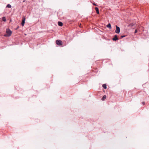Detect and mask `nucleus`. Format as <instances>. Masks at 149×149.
<instances>
[{
  "mask_svg": "<svg viewBox=\"0 0 149 149\" xmlns=\"http://www.w3.org/2000/svg\"><path fill=\"white\" fill-rule=\"evenodd\" d=\"M6 34L4 35L5 37H9L12 34V31L9 29H7L6 30Z\"/></svg>",
  "mask_w": 149,
  "mask_h": 149,
  "instance_id": "1",
  "label": "nucleus"
},
{
  "mask_svg": "<svg viewBox=\"0 0 149 149\" xmlns=\"http://www.w3.org/2000/svg\"><path fill=\"white\" fill-rule=\"evenodd\" d=\"M56 42V44L59 46L62 45L63 44V42L62 41L59 40H57Z\"/></svg>",
  "mask_w": 149,
  "mask_h": 149,
  "instance_id": "2",
  "label": "nucleus"
},
{
  "mask_svg": "<svg viewBox=\"0 0 149 149\" xmlns=\"http://www.w3.org/2000/svg\"><path fill=\"white\" fill-rule=\"evenodd\" d=\"M116 30L115 31L116 33H119L120 31V29L119 27H118L117 25H116Z\"/></svg>",
  "mask_w": 149,
  "mask_h": 149,
  "instance_id": "3",
  "label": "nucleus"
},
{
  "mask_svg": "<svg viewBox=\"0 0 149 149\" xmlns=\"http://www.w3.org/2000/svg\"><path fill=\"white\" fill-rule=\"evenodd\" d=\"M25 17H23L22 18V22L21 23V24L23 26H24V23L25 22Z\"/></svg>",
  "mask_w": 149,
  "mask_h": 149,
  "instance_id": "4",
  "label": "nucleus"
},
{
  "mask_svg": "<svg viewBox=\"0 0 149 149\" xmlns=\"http://www.w3.org/2000/svg\"><path fill=\"white\" fill-rule=\"evenodd\" d=\"M118 40V38L117 37V35H115L114 36V37L112 38V40L113 41H116Z\"/></svg>",
  "mask_w": 149,
  "mask_h": 149,
  "instance_id": "5",
  "label": "nucleus"
},
{
  "mask_svg": "<svg viewBox=\"0 0 149 149\" xmlns=\"http://www.w3.org/2000/svg\"><path fill=\"white\" fill-rule=\"evenodd\" d=\"M95 10L96 11V13L97 14H99V10L98 8L97 7H96L95 8Z\"/></svg>",
  "mask_w": 149,
  "mask_h": 149,
  "instance_id": "6",
  "label": "nucleus"
},
{
  "mask_svg": "<svg viewBox=\"0 0 149 149\" xmlns=\"http://www.w3.org/2000/svg\"><path fill=\"white\" fill-rule=\"evenodd\" d=\"M58 25L59 26H62L63 25V23L61 22H58Z\"/></svg>",
  "mask_w": 149,
  "mask_h": 149,
  "instance_id": "7",
  "label": "nucleus"
},
{
  "mask_svg": "<svg viewBox=\"0 0 149 149\" xmlns=\"http://www.w3.org/2000/svg\"><path fill=\"white\" fill-rule=\"evenodd\" d=\"M106 26L107 27L109 28L110 29H111V24L110 23H109L107 24Z\"/></svg>",
  "mask_w": 149,
  "mask_h": 149,
  "instance_id": "8",
  "label": "nucleus"
},
{
  "mask_svg": "<svg viewBox=\"0 0 149 149\" xmlns=\"http://www.w3.org/2000/svg\"><path fill=\"white\" fill-rule=\"evenodd\" d=\"M102 86L103 88L105 89H106L107 88V85L106 84H104L102 85Z\"/></svg>",
  "mask_w": 149,
  "mask_h": 149,
  "instance_id": "9",
  "label": "nucleus"
},
{
  "mask_svg": "<svg viewBox=\"0 0 149 149\" xmlns=\"http://www.w3.org/2000/svg\"><path fill=\"white\" fill-rule=\"evenodd\" d=\"M106 98V95H104L102 98L101 100L102 101H104Z\"/></svg>",
  "mask_w": 149,
  "mask_h": 149,
  "instance_id": "10",
  "label": "nucleus"
},
{
  "mask_svg": "<svg viewBox=\"0 0 149 149\" xmlns=\"http://www.w3.org/2000/svg\"><path fill=\"white\" fill-rule=\"evenodd\" d=\"M2 20L4 22H6V19L5 17H3L2 18Z\"/></svg>",
  "mask_w": 149,
  "mask_h": 149,
  "instance_id": "11",
  "label": "nucleus"
},
{
  "mask_svg": "<svg viewBox=\"0 0 149 149\" xmlns=\"http://www.w3.org/2000/svg\"><path fill=\"white\" fill-rule=\"evenodd\" d=\"M6 7H8L9 8H10L11 7V6L10 4H8L7 5Z\"/></svg>",
  "mask_w": 149,
  "mask_h": 149,
  "instance_id": "12",
  "label": "nucleus"
},
{
  "mask_svg": "<svg viewBox=\"0 0 149 149\" xmlns=\"http://www.w3.org/2000/svg\"><path fill=\"white\" fill-rule=\"evenodd\" d=\"M126 36L125 35H122L120 36V39H121L124 37H125Z\"/></svg>",
  "mask_w": 149,
  "mask_h": 149,
  "instance_id": "13",
  "label": "nucleus"
},
{
  "mask_svg": "<svg viewBox=\"0 0 149 149\" xmlns=\"http://www.w3.org/2000/svg\"><path fill=\"white\" fill-rule=\"evenodd\" d=\"M93 5H94V6H97V5L96 3H93Z\"/></svg>",
  "mask_w": 149,
  "mask_h": 149,
  "instance_id": "14",
  "label": "nucleus"
},
{
  "mask_svg": "<svg viewBox=\"0 0 149 149\" xmlns=\"http://www.w3.org/2000/svg\"><path fill=\"white\" fill-rule=\"evenodd\" d=\"M137 32V30L136 29L134 31V33H136Z\"/></svg>",
  "mask_w": 149,
  "mask_h": 149,
  "instance_id": "15",
  "label": "nucleus"
},
{
  "mask_svg": "<svg viewBox=\"0 0 149 149\" xmlns=\"http://www.w3.org/2000/svg\"><path fill=\"white\" fill-rule=\"evenodd\" d=\"M142 104H145V102H142Z\"/></svg>",
  "mask_w": 149,
  "mask_h": 149,
  "instance_id": "16",
  "label": "nucleus"
},
{
  "mask_svg": "<svg viewBox=\"0 0 149 149\" xmlns=\"http://www.w3.org/2000/svg\"><path fill=\"white\" fill-rule=\"evenodd\" d=\"M25 0H24V1Z\"/></svg>",
  "mask_w": 149,
  "mask_h": 149,
  "instance_id": "17",
  "label": "nucleus"
}]
</instances>
